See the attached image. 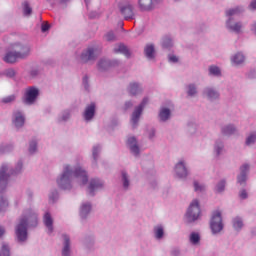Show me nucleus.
Instances as JSON below:
<instances>
[{
  "label": "nucleus",
  "mask_w": 256,
  "mask_h": 256,
  "mask_svg": "<svg viewBox=\"0 0 256 256\" xmlns=\"http://www.w3.org/2000/svg\"><path fill=\"white\" fill-rule=\"evenodd\" d=\"M71 177L77 179L79 185H87V182L89 181L87 172L85 170H82L80 167H78L73 172L69 166H66L63 174L57 180L60 189H71Z\"/></svg>",
  "instance_id": "f257e3e1"
},
{
  "label": "nucleus",
  "mask_w": 256,
  "mask_h": 256,
  "mask_svg": "<svg viewBox=\"0 0 256 256\" xmlns=\"http://www.w3.org/2000/svg\"><path fill=\"white\" fill-rule=\"evenodd\" d=\"M27 225L31 227H36L37 225V214L31 209L24 212L23 217L16 226V237L18 241H27Z\"/></svg>",
  "instance_id": "f03ea898"
},
{
  "label": "nucleus",
  "mask_w": 256,
  "mask_h": 256,
  "mask_svg": "<svg viewBox=\"0 0 256 256\" xmlns=\"http://www.w3.org/2000/svg\"><path fill=\"white\" fill-rule=\"evenodd\" d=\"M14 52H7L4 61L6 63H16L18 59H25L29 57L31 48L28 45H21L20 43L13 45Z\"/></svg>",
  "instance_id": "7ed1b4c3"
},
{
  "label": "nucleus",
  "mask_w": 256,
  "mask_h": 256,
  "mask_svg": "<svg viewBox=\"0 0 256 256\" xmlns=\"http://www.w3.org/2000/svg\"><path fill=\"white\" fill-rule=\"evenodd\" d=\"M118 11L126 21L135 19V8H133V4L129 1H121L118 4Z\"/></svg>",
  "instance_id": "20e7f679"
},
{
  "label": "nucleus",
  "mask_w": 256,
  "mask_h": 256,
  "mask_svg": "<svg viewBox=\"0 0 256 256\" xmlns=\"http://www.w3.org/2000/svg\"><path fill=\"white\" fill-rule=\"evenodd\" d=\"M200 215L201 208L199 207V201L193 200L186 213V220L188 223H193V221H197V219H199Z\"/></svg>",
  "instance_id": "39448f33"
},
{
  "label": "nucleus",
  "mask_w": 256,
  "mask_h": 256,
  "mask_svg": "<svg viewBox=\"0 0 256 256\" xmlns=\"http://www.w3.org/2000/svg\"><path fill=\"white\" fill-rule=\"evenodd\" d=\"M210 229L212 233H221L223 231V218L219 210L214 211L212 214Z\"/></svg>",
  "instance_id": "423d86ee"
},
{
  "label": "nucleus",
  "mask_w": 256,
  "mask_h": 256,
  "mask_svg": "<svg viewBox=\"0 0 256 256\" xmlns=\"http://www.w3.org/2000/svg\"><path fill=\"white\" fill-rule=\"evenodd\" d=\"M146 103H149V99L144 98L142 103L134 110L131 118L133 127H136L137 123H139V117H141V113H143Z\"/></svg>",
  "instance_id": "0eeeda50"
},
{
  "label": "nucleus",
  "mask_w": 256,
  "mask_h": 256,
  "mask_svg": "<svg viewBox=\"0 0 256 256\" xmlns=\"http://www.w3.org/2000/svg\"><path fill=\"white\" fill-rule=\"evenodd\" d=\"M37 97H39V89L35 87L28 88L25 94V103H27V105H33Z\"/></svg>",
  "instance_id": "6e6552de"
},
{
  "label": "nucleus",
  "mask_w": 256,
  "mask_h": 256,
  "mask_svg": "<svg viewBox=\"0 0 256 256\" xmlns=\"http://www.w3.org/2000/svg\"><path fill=\"white\" fill-rule=\"evenodd\" d=\"M95 59V50L93 48H88L81 55L82 63H87V61H93Z\"/></svg>",
  "instance_id": "1a4fd4ad"
},
{
  "label": "nucleus",
  "mask_w": 256,
  "mask_h": 256,
  "mask_svg": "<svg viewBox=\"0 0 256 256\" xmlns=\"http://www.w3.org/2000/svg\"><path fill=\"white\" fill-rule=\"evenodd\" d=\"M175 171L178 177L180 179H183V177H187V168L185 167V163L183 161H180L176 167Z\"/></svg>",
  "instance_id": "9d476101"
},
{
  "label": "nucleus",
  "mask_w": 256,
  "mask_h": 256,
  "mask_svg": "<svg viewBox=\"0 0 256 256\" xmlns=\"http://www.w3.org/2000/svg\"><path fill=\"white\" fill-rule=\"evenodd\" d=\"M93 117H95V103H91L87 106L84 112V119L86 121H91Z\"/></svg>",
  "instance_id": "9b49d317"
},
{
  "label": "nucleus",
  "mask_w": 256,
  "mask_h": 256,
  "mask_svg": "<svg viewBox=\"0 0 256 256\" xmlns=\"http://www.w3.org/2000/svg\"><path fill=\"white\" fill-rule=\"evenodd\" d=\"M138 6L140 11H151L153 9V0H139Z\"/></svg>",
  "instance_id": "f8f14e48"
},
{
  "label": "nucleus",
  "mask_w": 256,
  "mask_h": 256,
  "mask_svg": "<svg viewBox=\"0 0 256 256\" xmlns=\"http://www.w3.org/2000/svg\"><path fill=\"white\" fill-rule=\"evenodd\" d=\"M7 173V166L2 165L0 168V187H6L7 186V180L9 179V176Z\"/></svg>",
  "instance_id": "ddd939ff"
},
{
  "label": "nucleus",
  "mask_w": 256,
  "mask_h": 256,
  "mask_svg": "<svg viewBox=\"0 0 256 256\" xmlns=\"http://www.w3.org/2000/svg\"><path fill=\"white\" fill-rule=\"evenodd\" d=\"M44 225L47 227L49 233H53V217L49 212H46L43 217Z\"/></svg>",
  "instance_id": "4468645a"
},
{
  "label": "nucleus",
  "mask_w": 256,
  "mask_h": 256,
  "mask_svg": "<svg viewBox=\"0 0 256 256\" xmlns=\"http://www.w3.org/2000/svg\"><path fill=\"white\" fill-rule=\"evenodd\" d=\"M240 171H241V174L238 176V183H240V185H243V183H245V181H247V171H249V165L244 164L240 168Z\"/></svg>",
  "instance_id": "2eb2a0df"
},
{
  "label": "nucleus",
  "mask_w": 256,
  "mask_h": 256,
  "mask_svg": "<svg viewBox=\"0 0 256 256\" xmlns=\"http://www.w3.org/2000/svg\"><path fill=\"white\" fill-rule=\"evenodd\" d=\"M127 145L130 147L131 153L134 155L139 153V146H137V139L135 137L128 138Z\"/></svg>",
  "instance_id": "dca6fc26"
},
{
  "label": "nucleus",
  "mask_w": 256,
  "mask_h": 256,
  "mask_svg": "<svg viewBox=\"0 0 256 256\" xmlns=\"http://www.w3.org/2000/svg\"><path fill=\"white\" fill-rule=\"evenodd\" d=\"M13 123L15 127H23V125H25V117H23V114H21V112L17 111L14 113Z\"/></svg>",
  "instance_id": "f3484780"
},
{
  "label": "nucleus",
  "mask_w": 256,
  "mask_h": 256,
  "mask_svg": "<svg viewBox=\"0 0 256 256\" xmlns=\"http://www.w3.org/2000/svg\"><path fill=\"white\" fill-rule=\"evenodd\" d=\"M101 187H103V183H101V181H99L97 179L91 180L90 185H89L90 195H94L95 191H97V189H101Z\"/></svg>",
  "instance_id": "a211bd4d"
},
{
  "label": "nucleus",
  "mask_w": 256,
  "mask_h": 256,
  "mask_svg": "<svg viewBox=\"0 0 256 256\" xmlns=\"http://www.w3.org/2000/svg\"><path fill=\"white\" fill-rule=\"evenodd\" d=\"M243 25L241 24V22H237V23H231V20L227 21V28L231 29V31H234L235 33H241V29H242Z\"/></svg>",
  "instance_id": "6ab92c4d"
},
{
  "label": "nucleus",
  "mask_w": 256,
  "mask_h": 256,
  "mask_svg": "<svg viewBox=\"0 0 256 256\" xmlns=\"http://www.w3.org/2000/svg\"><path fill=\"white\" fill-rule=\"evenodd\" d=\"M114 53H122V55H125V57H130L131 53L129 52V49H127V46L120 44L118 47L114 48Z\"/></svg>",
  "instance_id": "aec40b11"
},
{
  "label": "nucleus",
  "mask_w": 256,
  "mask_h": 256,
  "mask_svg": "<svg viewBox=\"0 0 256 256\" xmlns=\"http://www.w3.org/2000/svg\"><path fill=\"white\" fill-rule=\"evenodd\" d=\"M115 66V63L109 62L107 60H100L98 63V69L103 71L105 69H109V67Z\"/></svg>",
  "instance_id": "412c9836"
},
{
  "label": "nucleus",
  "mask_w": 256,
  "mask_h": 256,
  "mask_svg": "<svg viewBox=\"0 0 256 256\" xmlns=\"http://www.w3.org/2000/svg\"><path fill=\"white\" fill-rule=\"evenodd\" d=\"M144 52L148 59H153L155 57V47L153 45H147Z\"/></svg>",
  "instance_id": "4be33fe9"
},
{
  "label": "nucleus",
  "mask_w": 256,
  "mask_h": 256,
  "mask_svg": "<svg viewBox=\"0 0 256 256\" xmlns=\"http://www.w3.org/2000/svg\"><path fill=\"white\" fill-rule=\"evenodd\" d=\"M64 248L62 250V256H69V246H70V240L69 236L64 235Z\"/></svg>",
  "instance_id": "5701e85b"
},
{
  "label": "nucleus",
  "mask_w": 256,
  "mask_h": 256,
  "mask_svg": "<svg viewBox=\"0 0 256 256\" xmlns=\"http://www.w3.org/2000/svg\"><path fill=\"white\" fill-rule=\"evenodd\" d=\"M244 61L245 56H243V54L241 53H237L232 57V63H234V65H241V63H243Z\"/></svg>",
  "instance_id": "b1692460"
},
{
  "label": "nucleus",
  "mask_w": 256,
  "mask_h": 256,
  "mask_svg": "<svg viewBox=\"0 0 256 256\" xmlns=\"http://www.w3.org/2000/svg\"><path fill=\"white\" fill-rule=\"evenodd\" d=\"M159 117L161 121H167V119L171 117V111L167 108H163L159 113Z\"/></svg>",
  "instance_id": "393cba45"
},
{
  "label": "nucleus",
  "mask_w": 256,
  "mask_h": 256,
  "mask_svg": "<svg viewBox=\"0 0 256 256\" xmlns=\"http://www.w3.org/2000/svg\"><path fill=\"white\" fill-rule=\"evenodd\" d=\"M199 241H201V236L197 232H192L190 234V243L192 245H199Z\"/></svg>",
  "instance_id": "a878e982"
},
{
  "label": "nucleus",
  "mask_w": 256,
  "mask_h": 256,
  "mask_svg": "<svg viewBox=\"0 0 256 256\" xmlns=\"http://www.w3.org/2000/svg\"><path fill=\"white\" fill-rule=\"evenodd\" d=\"M129 91L131 95H137L141 93V86H139L137 83H131Z\"/></svg>",
  "instance_id": "bb28decb"
},
{
  "label": "nucleus",
  "mask_w": 256,
  "mask_h": 256,
  "mask_svg": "<svg viewBox=\"0 0 256 256\" xmlns=\"http://www.w3.org/2000/svg\"><path fill=\"white\" fill-rule=\"evenodd\" d=\"M90 211H91V204L82 205L81 211H80L81 217H87V215L90 213Z\"/></svg>",
  "instance_id": "cd10ccee"
},
{
  "label": "nucleus",
  "mask_w": 256,
  "mask_h": 256,
  "mask_svg": "<svg viewBox=\"0 0 256 256\" xmlns=\"http://www.w3.org/2000/svg\"><path fill=\"white\" fill-rule=\"evenodd\" d=\"M206 94L209 99H217L219 97V93L211 88L206 89Z\"/></svg>",
  "instance_id": "c85d7f7f"
},
{
  "label": "nucleus",
  "mask_w": 256,
  "mask_h": 256,
  "mask_svg": "<svg viewBox=\"0 0 256 256\" xmlns=\"http://www.w3.org/2000/svg\"><path fill=\"white\" fill-rule=\"evenodd\" d=\"M233 227L236 229V231H239V229L243 227V220H241L239 217L234 218Z\"/></svg>",
  "instance_id": "c756f323"
},
{
  "label": "nucleus",
  "mask_w": 256,
  "mask_h": 256,
  "mask_svg": "<svg viewBox=\"0 0 256 256\" xmlns=\"http://www.w3.org/2000/svg\"><path fill=\"white\" fill-rule=\"evenodd\" d=\"M223 135H233L235 133V127L227 126L222 130Z\"/></svg>",
  "instance_id": "7c9ffc66"
},
{
  "label": "nucleus",
  "mask_w": 256,
  "mask_h": 256,
  "mask_svg": "<svg viewBox=\"0 0 256 256\" xmlns=\"http://www.w3.org/2000/svg\"><path fill=\"white\" fill-rule=\"evenodd\" d=\"M154 232H155V237L156 239H161L163 237V227L158 226L154 228Z\"/></svg>",
  "instance_id": "2f4dec72"
},
{
  "label": "nucleus",
  "mask_w": 256,
  "mask_h": 256,
  "mask_svg": "<svg viewBox=\"0 0 256 256\" xmlns=\"http://www.w3.org/2000/svg\"><path fill=\"white\" fill-rule=\"evenodd\" d=\"M241 8H235V9H230L226 11L227 17H233V15H239L241 13Z\"/></svg>",
  "instance_id": "473e14b6"
},
{
  "label": "nucleus",
  "mask_w": 256,
  "mask_h": 256,
  "mask_svg": "<svg viewBox=\"0 0 256 256\" xmlns=\"http://www.w3.org/2000/svg\"><path fill=\"white\" fill-rule=\"evenodd\" d=\"M209 72H210V75H216V76L221 75V70L217 66H210Z\"/></svg>",
  "instance_id": "72a5a7b5"
},
{
  "label": "nucleus",
  "mask_w": 256,
  "mask_h": 256,
  "mask_svg": "<svg viewBox=\"0 0 256 256\" xmlns=\"http://www.w3.org/2000/svg\"><path fill=\"white\" fill-rule=\"evenodd\" d=\"M23 11H24V15H31V13H33V9H31L29 7V3L28 2H24L23 3Z\"/></svg>",
  "instance_id": "f704fd0d"
},
{
  "label": "nucleus",
  "mask_w": 256,
  "mask_h": 256,
  "mask_svg": "<svg viewBox=\"0 0 256 256\" xmlns=\"http://www.w3.org/2000/svg\"><path fill=\"white\" fill-rule=\"evenodd\" d=\"M104 39L106 41H115L117 39V37H115V33H113L112 31L108 32L105 34Z\"/></svg>",
  "instance_id": "c9c22d12"
},
{
  "label": "nucleus",
  "mask_w": 256,
  "mask_h": 256,
  "mask_svg": "<svg viewBox=\"0 0 256 256\" xmlns=\"http://www.w3.org/2000/svg\"><path fill=\"white\" fill-rule=\"evenodd\" d=\"M162 45L163 47H165L166 49L171 47L173 45L172 41H171V38L169 37H166L163 39V42H162Z\"/></svg>",
  "instance_id": "e433bc0d"
},
{
  "label": "nucleus",
  "mask_w": 256,
  "mask_h": 256,
  "mask_svg": "<svg viewBox=\"0 0 256 256\" xmlns=\"http://www.w3.org/2000/svg\"><path fill=\"white\" fill-rule=\"evenodd\" d=\"M256 141V134H250V136L246 139V145H253V143Z\"/></svg>",
  "instance_id": "4c0bfd02"
},
{
  "label": "nucleus",
  "mask_w": 256,
  "mask_h": 256,
  "mask_svg": "<svg viewBox=\"0 0 256 256\" xmlns=\"http://www.w3.org/2000/svg\"><path fill=\"white\" fill-rule=\"evenodd\" d=\"M197 93V88H195V85H189L188 86V95L190 97H193Z\"/></svg>",
  "instance_id": "58836bf2"
},
{
  "label": "nucleus",
  "mask_w": 256,
  "mask_h": 256,
  "mask_svg": "<svg viewBox=\"0 0 256 256\" xmlns=\"http://www.w3.org/2000/svg\"><path fill=\"white\" fill-rule=\"evenodd\" d=\"M0 256H9V246L7 244L2 245V253Z\"/></svg>",
  "instance_id": "ea45409f"
},
{
  "label": "nucleus",
  "mask_w": 256,
  "mask_h": 256,
  "mask_svg": "<svg viewBox=\"0 0 256 256\" xmlns=\"http://www.w3.org/2000/svg\"><path fill=\"white\" fill-rule=\"evenodd\" d=\"M122 179L124 188L127 189V187H129V179L127 178V173L122 172Z\"/></svg>",
  "instance_id": "a19ab883"
},
{
  "label": "nucleus",
  "mask_w": 256,
  "mask_h": 256,
  "mask_svg": "<svg viewBox=\"0 0 256 256\" xmlns=\"http://www.w3.org/2000/svg\"><path fill=\"white\" fill-rule=\"evenodd\" d=\"M15 100V95L6 96L2 99L3 103H13Z\"/></svg>",
  "instance_id": "79ce46f5"
},
{
  "label": "nucleus",
  "mask_w": 256,
  "mask_h": 256,
  "mask_svg": "<svg viewBox=\"0 0 256 256\" xmlns=\"http://www.w3.org/2000/svg\"><path fill=\"white\" fill-rule=\"evenodd\" d=\"M37 151V142H30L29 153H35Z\"/></svg>",
  "instance_id": "37998d69"
},
{
  "label": "nucleus",
  "mask_w": 256,
  "mask_h": 256,
  "mask_svg": "<svg viewBox=\"0 0 256 256\" xmlns=\"http://www.w3.org/2000/svg\"><path fill=\"white\" fill-rule=\"evenodd\" d=\"M9 205L5 199L0 198V211H5V208Z\"/></svg>",
  "instance_id": "c03bdc74"
},
{
  "label": "nucleus",
  "mask_w": 256,
  "mask_h": 256,
  "mask_svg": "<svg viewBox=\"0 0 256 256\" xmlns=\"http://www.w3.org/2000/svg\"><path fill=\"white\" fill-rule=\"evenodd\" d=\"M194 190L195 191H204L205 190V186L199 185V182L195 181L194 182Z\"/></svg>",
  "instance_id": "a18cd8bd"
},
{
  "label": "nucleus",
  "mask_w": 256,
  "mask_h": 256,
  "mask_svg": "<svg viewBox=\"0 0 256 256\" xmlns=\"http://www.w3.org/2000/svg\"><path fill=\"white\" fill-rule=\"evenodd\" d=\"M217 191H218V193H221L222 191H225V181H221L217 185Z\"/></svg>",
  "instance_id": "49530a36"
},
{
  "label": "nucleus",
  "mask_w": 256,
  "mask_h": 256,
  "mask_svg": "<svg viewBox=\"0 0 256 256\" xmlns=\"http://www.w3.org/2000/svg\"><path fill=\"white\" fill-rule=\"evenodd\" d=\"M6 75H7V77H15V70H13V69H8V70L6 71Z\"/></svg>",
  "instance_id": "de8ad7c7"
},
{
  "label": "nucleus",
  "mask_w": 256,
  "mask_h": 256,
  "mask_svg": "<svg viewBox=\"0 0 256 256\" xmlns=\"http://www.w3.org/2000/svg\"><path fill=\"white\" fill-rule=\"evenodd\" d=\"M99 153V147L95 146L93 148V157L94 159H97V154Z\"/></svg>",
  "instance_id": "09e8293b"
},
{
  "label": "nucleus",
  "mask_w": 256,
  "mask_h": 256,
  "mask_svg": "<svg viewBox=\"0 0 256 256\" xmlns=\"http://www.w3.org/2000/svg\"><path fill=\"white\" fill-rule=\"evenodd\" d=\"M41 29H42V33L49 31V24H42Z\"/></svg>",
  "instance_id": "8fccbe9b"
},
{
  "label": "nucleus",
  "mask_w": 256,
  "mask_h": 256,
  "mask_svg": "<svg viewBox=\"0 0 256 256\" xmlns=\"http://www.w3.org/2000/svg\"><path fill=\"white\" fill-rule=\"evenodd\" d=\"M169 61H171L172 63H177L179 61V59L177 58V56H170L169 57Z\"/></svg>",
  "instance_id": "3c124183"
},
{
  "label": "nucleus",
  "mask_w": 256,
  "mask_h": 256,
  "mask_svg": "<svg viewBox=\"0 0 256 256\" xmlns=\"http://www.w3.org/2000/svg\"><path fill=\"white\" fill-rule=\"evenodd\" d=\"M240 197H241V199H247V191L242 190V191L240 192Z\"/></svg>",
  "instance_id": "603ef678"
},
{
  "label": "nucleus",
  "mask_w": 256,
  "mask_h": 256,
  "mask_svg": "<svg viewBox=\"0 0 256 256\" xmlns=\"http://www.w3.org/2000/svg\"><path fill=\"white\" fill-rule=\"evenodd\" d=\"M5 235V228L3 226H0V237H3Z\"/></svg>",
  "instance_id": "864d4df0"
},
{
  "label": "nucleus",
  "mask_w": 256,
  "mask_h": 256,
  "mask_svg": "<svg viewBox=\"0 0 256 256\" xmlns=\"http://www.w3.org/2000/svg\"><path fill=\"white\" fill-rule=\"evenodd\" d=\"M251 9H256V0L252 1L250 4Z\"/></svg>",
  "instance_id": "5fc2aeb1"
},
{
  "label": "nucleus",
  "mask_w": 256,
  "mask_h": 256,
  "mask_svg": "<svg viewBox=\"0 0 256 256\" xmlns=\"http://www.w3.org/2000/svg\"><path fill=\"white\" fill-rule=\"evenodd\" d=\"M87 81H88V78H87V76H85L83 78V84H84L85 89H87Z\"/></svg>",
  "instance_id": "6e6d98bb"
},
{
  "label": "nucleus",
  "mask_w": 256,
  "mask_h": 256,
  "mask_svg": "<svg viewBox=\"0 0 256 256\" xmlns=\"http://www.w3.org/2000/svg\"><path fill=\"white\" fill-rule=\"evenodd\" d=\"M221 149H223V145H220L216 148L217 155L221 153Z\"/></svg>",
  "instance_id": "4d7b16f0"
},
{
  "label": "nucleus",
  "mask_w": 256,
  "mask_h": 256,
  "mask_svg": "<svg viewBox=\"0 0 256 256\" xmlns=\"http://www.w3.org/2000/svg\"><path fill=\"white\" fill-rule=\"evenodd\" d=\"M125 107L126 109H129V107H133V104L131 102H126Z\"/></svg>",
  "instance_id": "13d9d810"
},
{
  "label": "nucleus",
  "mask_w": 256,
  "mask_h": 256,
  "mask_svg": "<svg viewBox=\"0 0 256 256\" xmlns=\"http://www.w3.org/2000/svg\"><path fill=\"white\" fill-rule=\"evenodd\" d=\"M18 167L21 169L23 167V163H18Z\"/></svg>",
  "instance_id": "bf43d9fd"
},
{
  "label": "nucleus",
  "mask_w": 256,
  "mask_h": 256,
  "mask_svg": "<svg viewBox=\"0 0 256 256\" xmlns=\"http://www.w3.org/2000/svg\"><path fill=\"white\" fill-rule=\"evenodd\" d=\"M63 120H64V121H66V120H67V118H63Z\"/></svg>",
  "instance_id": "052dcab7"
}]
</instances>
